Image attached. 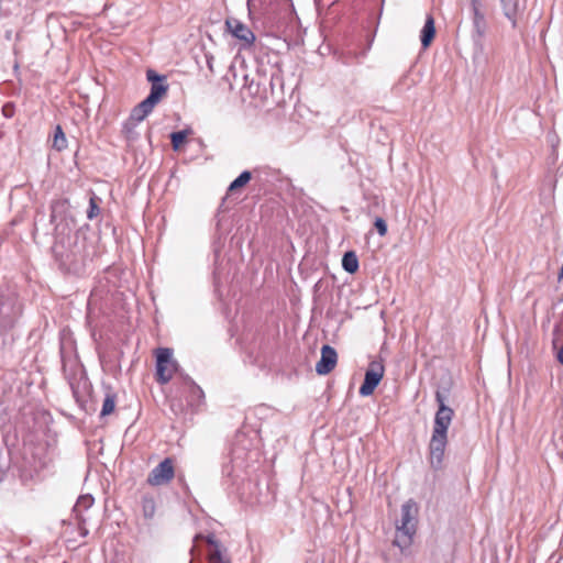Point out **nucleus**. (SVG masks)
Returning <instances> with one entry per match:
<instances>
[{"label": "nucleus", "mask_w": 563, "mask_h": 563, "mask_svg": "<svg viewBox=\"0 0 563 563\" xmlns=\"http://www.w3.org/2000/svg\"><path fill=\"white\" fill-rule=\"evenodd\" d=\"M166 91L167 86L154 82L151 87V92L146 98L147 102L152 103L155 107V104L162 99Z\"/></svg>", "instance_id": "nucleus-14"}, {"label": "nucleus", "mask_w": 563, "mask_h": 563, "mask_svg": "<svg viewBox=\"0 0 563 563\" xmlns=\"http://www.w3.org/2000/svg\"><path fill=\"white\" fill-rule=\"evenodd\" d=\"M142 507L145 517H152L155 511V503L153 498L145 497L142 501Z\"/></svg>", "instance_id": "nucleus-21"}, {"label": "nucleus", "mask_w": 563, "mask_h": 563, "mask_svg": "<svg viewBox=\"0 0 563 563\" xmlns=\"http://www.w3.org/2000/svg\"><path fill=\"white\" fill-rule=\"evenodd\" d=\"M186 137H187L186 131H178V132L172 133L170 140H172L173 148L175 151L179 150L181 144L185 142Z\"/></svg>", "instance_id": "nucleus-20"}, {"label": "nucleus", "mask_w": 563, "mask_h": 563, "mask_svg": "<svg viewBox=\"0 0 563 563\" xmlns=\"http://www.w3.org/2000/svg\"><path fill=\"white\" fill-rule=\"evenodd\" d=\"M417 516L418 506L412 500H407L401 506L400 519L396 523V538L394 544L400 548L401 551L409 548L412 542V537L417 530Z\"/></svg>", "instance_id": "nucleus-3"}, {"label": "nucleus", "mask_w": 563, "mask_h": 563, "mask_svg": "<svg viewBox=\"0 0 563 563\" xmlns=\"http://www.w3.org/2000/svg\"><path fill=\"white\" fill-rule=\"evenodd\" d=\"M251 173L245 170L236 179H234L231 185L229 186V191L230 192H233L240 188H242L243 186H245L250 179H251Z\"/></svg>", "instance_id": "nucleus-18"}, {"label": "nucleus", "mask_w": 563, "mask_h": 563, "mask_svg": "<svg viewBox=\"0 0 563 563\" xmlns=\"http://www.w3.org/2000/svg\"><path fill=\"white\" fill-rule=\"evenodd\" d=\"M198 540H205L209 547L208 561L209 563H230V561L222 554L221 547L213 536L203 537L198 534L195 538V542Z\"/></svg>", "instance_id": "nucleus-9"}, {"label": "nucleus", "mask_w": 563, "mask_h": 563, "mask_svg": "<svg viewBox=\"0 0 563 563\" xmlns=\"http://www.w3.org/2000/svg\"><path fill=\"white\" fill-rule=\"evenodd\" d=\"M207 65L210 71H213V57L207 56Z\"/></svg>", "instance_id": "nucleus-31"}, {"label": "nucleus", "mask_w": 563, "mask_h": 563, "mask_svg": "<svg viewBox=\"0 0 563 563\" xmlns=\"http://www.w3.org/2000/svg\"><path fill=\"white\" fill-rule=\"evenodd\" d=\"M505 15L516 25V18L522 11L520 0H501Z\"/></svg>", "instance_id": "nucleus-11"}, {"label": "nucleus", "mask_w": 563, "mask_h": 563, "mask_svg": "<svg viewBox=\"0 0 563 563\" xmlns=\"http://www.w3.org/2000/svg\"><path fill=\"white\" fill-rule=\"evenodd\" d=\"M227 29L231 32L233 36L239 38L240 41H243L245 44L251 45L255 41V35L253 32L244 25L242 22H240L236 19H228L225 21Z\"/></svg>", "instance_id": "nucleus-8"}, {"label": "nucleus", "mask_w": 563, "mask_h": 563, "mask_svg": "<svg viewBox=\"0 0 563 563\" xmlns=\"http://www.w3.org/2000/svg\"><path fill=\"white\" fill-rule=\"evenodd\" d=\"M435 35L434 19L428 15L421 30L420 41L424 48L429 47Z\"/></svg>", "instance_id": "nucleus-10"}, {"label": "nucleus", "mask_w": 563, "mask_h": 563, "mask_svg": "<svg viewBox=\"0 0 563 563\" xmlns=\"http://www.w3.org/2000/svg\"><path fill=\"white\" fill-rule=\"evenodd\" d=\"M338 355L335 350L330 345H323L321 349V357L316 364V372L319 375L329 374L336 365Z\"/></svg>", "instance_id": "nucleus-7"}, {"label": "nucleus", "mask_w": 563, "mask_h": 563, "mask_svg": "<svg viewBox=\"0 0 563 563\" xmlns=\"http://www.w3.org/2000/svg\"><path fill=\"white\" fill-rule=\"evenodd\" d=\"M147 79L154 84V82H156L157 80H161V79H162V77H159L155 71H153V70H148V71H147Z\"/></svg>", "instance_id": "nucleus-27"}, {"label": "nucleus", "mask_w": 563, "mask_h": 563, "mask_svg": "<svg viewBox=\"0 0 563 563\" xmlns=\"http://www.w3.org/2000/svg\"><path fill=\"white\" fill-rule=\"evenodd\" d=\"M93 505V498L90 495H84L80 496L74 507V512L77 516L78 520L84 521V518L81 516L84 510L89 509Z\"/></svg>", "instance_id": "nucleus-13"}, {"label": "nucleus", "mask_w": 563, "mask_h": 563, "mask_svg": "<svg viewBox=\"0 0 563 563\" xmlns=\"http://www.w3.org/2000/svg\"><path fill=\"white\" fill-rule=\"evenodd\" d=\"M114 408H115V396L112 394H107L106 398L103 400V404H102V409H101V413H100L101 417L112 413Z\"/></svg>", "instance_id": "nucleus-19"}, {"label": "nucleus", "mask_w": 563, "mask_h": 563, "mask_svg": "<svg viewBox=\"0 0 563 563\" xmlns=\"http://www.w3.org/2000/svg\"><path fill=\"white\" fill-rule=\"evenodd\" d=\"M174 475L173 460L167 457L151 471L147 476V483L152 486H162L169 483Z\"/></svg>", "instance_id": "nucleus-5"}, {"label": "nucleus", "mask_w": 563, "mask_h": 563, "mask_svg": "<svg viewBox=\"0 0 563 563\" xmlns=\"http://www.w3.org/2000/svg\"><path fill=\"white\" fill-rule=\"evenodd\" d=\"M439 409L435 412L432 437L429 443L430 464L439 470L442 466L444 451L448 442V429L452 422L454 411L445 405L442 393H435Z\"/></svg>", "instance_id": "nucleus-2"}, {"label": "nucleus", "mask_w": 563, "mask_h": 563, "mask_svg": "<svg viewBox=\"0 0 563 563\" xmlns=\"http://www.w3.org/2000/svg\"><path fill=\"white\" fill-rule=\"evenodd\" d=\"M342 266L347 273H355L358 269V260L356 254L352 251L346 252L342 258Z\"/></svg>", "instance_id": "nucleus-15"}, {"label": "nucleus", "mask_w": 563, "mask_h": 563, "mask_svg": "<svg viewBox=\"0 0 563 563\" xmlns=\"http://www.w3.org/2000/svg\"><path fill=\"white\" fill-rule=\"evenodd\" d=\"M137 122L131 121V119L124 124V133L128 139H134V128Z\"/></svg>", "instance_id": "nucleus-24"}, {"label": "nucleus", "mask_w": 563, "mask_h": 563, "mask_svg": "<svg viewBox=\"0 0 563 563\" xmlns=\"http://www.w3.org/2000/svg\"><path fill=\"white\" fill-rule=\"evenodd\" d=\"M246 5H247L249 18L252 21L260 20L262 16H264V14H265L264 8L262 7V4L261 5L256 4L255 0H247Z\"/></svg>", "instance_id": "nucleus-16"}, {"label": "nucleus", "mask_w": 563, "mask_h": 563, "mask_svg": "<svg viewBox=\"0 0 563 563\" xmlns=\"http://www.w3.org/2000/svg\"><path fill=\"white\" fill-rule=\"evenodd\" d=\"M68 212L69 205L66 200L53 202L51 213V221L55 224L53 253L63 267L78 273L85 266L90 252L85 234L76 230L75 220Z\"/></svg>", "instance_id": "nucleus-1"}, {"label": "nucleus", "mask_w": 563, "mask_h": 563, "mask_svg": "<svg viewBox=\"0 0 563 563\" xmlns=\"http://www.w3.org/2000/svg\"><path fill=\"white\" fill-rule=\"evenodd\" d=\"M377 232L380 236H384L387 233V224L384 219L377 218L374 223Z\"/></svg>", "instance_id": "nucleus-23"}, {"label": "nucleus", "mask_w": 563, "mask_h": 563, "mask_svg": "<svg viewBox=\"0 0 563 563\" xmlns=\"http://www.w3.org/2000/svg\"><path fill=\"white\" fill-rule=\"evenodd\" d=\"M154 109L152 103H148L146 99L140 102L131 112V121L141 122L143 121Z\"/></svg>", "instance_id": "nucleus-12"}, {"label": "nucleus", "mask_w": 563, "mask_h": 563, "mask_svg": "<svg viewBox=\"0 0 563 563\" xmlns=\"http://www.w3.org/2000/svg\"><path fill=\"white\" fill-rule=\"evenodd\" d=\"M558 360L563 364V346L558 352Z\"/></svg>", "instance_id": "nucleus-32"}, {"label": "nucleus", "mask_w": 563, "mask_h": 563, "mask_svg": "<svg viewBox=\"0 0 563 563\" xmlns=\"http://www.w3.org/2000/svg\"><path fill=\"white\" fill-rule=\"evenodd\" d=\"M99 212V207L98 205L96 203V198L95 197H91L90 198V202H89V209L87 211V217L88 219H93Z\"/></svg>", "instance_id": "nucleus-22"}, {"label": "nucleus", "mask_w": 563, "mask_h": 563, "mask_svg": "<svg viewBox=\"0 0 563 563\" xmlns=\"http://www.w3.org/2000/svg\"><path fill=\"white\" fill-rule=\"evenodd\" d=\"M549 142L551 143L552 147L555 148L559 144V137L556 135H552L549 137Z\"/></svg>", "instance_id": "nucleus-29"}, {"label": "nucleus", "mask_w": 563, "mask_h": 563, "mask_svg": "<svg viewBox=\"0 0 563 563\" xmlns=\"http://www.w3.org/2000/svg\"><path fill=\"white\" fill-rule=\"evenodd\" d=\"M67 140L60 125H57L53 139V147L57 151L66 148Z\"/></svg>", "instance_id": "nucleus-17"}, {"label": "nucleus", "mask_w": 563, "mask_h": 563, "mask_svg": "<svg viewBox=\"0 0 563 563\" xmlns=\"http://www.w3.org/2000/svg\"><path fill=\"white\" fill-rule=\"evenodd\" d=\"M177 371V363L173 360L169 349H158L156 353V375L161 384L168 383Z\"/></svg>", "instance_id": "nucleus-4"}, {"label": "nucleus", "mask_w": 563, "mask_h": 563, "mask_svg": "<svg viewBox=\"0 0 563 563\" xmlns=\"http://www.w3.org/2000/svg\"><path fill=\"white\" fill-rule=\"evenodd\" d=\"M384 376V366L380 362H372L367 368L364 377V382L360 387V394L362 396H369L374 393L375 388L379 384Z\"/></svg>", "instance_id": "nucleus-6"}, {"label": "nucleus", "mask_w": 563, "mask_h": 563, "mask_svg": "<svg viewBox=\"0 0 563 563\" xmlns=\"http://www.w3.org/2000/svg\"><path fill=\"white\" fill-rule=\"evenodd\" d=\"M0 316L9 318L11 316V308L7 307L2 297H0Z\"/></svg>", "instance_id": "nucleus-26"}, {"label": "nucleus", "mask_w": 563, "mask_h": 563, "mask_svg": "<svg viewBox=\"0 0 563 563\" xmlns=\"http://www.w3.org/2000/svg\"><path fill=\"white\" fill-rule=\"evenodd\" d=\"M474 15H475L474 16L475 23H477L479 19H483V15L479 13V11L475 4H474Z\"/></svg>", "instance_id": "nucleus-30"}, {"label": "nucleus", "mask_w": 563, "mask_h": 563, "mask_svg": "<svg viewBox=\"0 0 563 563\" xmlns=\"http://www.w3.org/2000/svg\"><path fill=\"white\" fill-rule=\"evenodd\" d=\"M84 523H85V520L84 521L79 520L78 529H79V533L81 537H86L88 534V530L85 528Z\"/></svg>", "instance_id": "nucleus-28"}, {"label": "nucleus", "mask_w": 563, "mask_h": 563, "mask_svg": "<svg viewBox=\"0 0 563 563\" xmlns=\"http://www.w3.org/2000/svg\"><path fill=\"white\" fill-rule=\"evenodd\" d=\"M188 383H189V389H190L192 397L201 398L203 396L202 389L190 379Z\"/></svg>", "instance_id": "nucleus-25"}]
</instances>
